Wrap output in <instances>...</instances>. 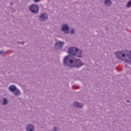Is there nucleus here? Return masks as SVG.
Returning a JSON list of instances; mask_svg holds the SVG:
<instances>
[{
	"label": "nucleus",
	"instance_id": "nucleus-1",
	"mask_svg": "<svg viewBox=\"0 0 131 131\" xmlns=\"http://www.w3.org/2000/svg\"><path fill=\"white\" fill-rule=\"evenodd\" d=\"M77 49V48L74 47L68 48L67 53L69 55L65 56L63 60V65L64 67L80 68L81 66L84 65V63L80 59L74 57ZM71 56H73V57H71Z\"/></svg>",
	"mask_w": 131,
	"mask_h": 131
},
{
	"label": "nucleus",
	"instance_id": "nucleus-2",
	"mask_svg": "<svg viewBox=\"0 0 131 131\" xmlns=\"http://www.w3.org/2000/svg\"><path fill=\"white\" fill-rule=\"evenodd\" d=\"M28 9L33 14H37L39 11V7L36 4H32Z\"/></svg>",
	"mask_w": 131,
	"mask_h": 131
},
{
	"label": "nucleus",
	"instance_id": "nucleus-3",
	"mask_svg": "<svg viewBox=\"0 0 131 131\" xmlns=\"http://www.w3.org/2000/svg\"><path fill=\"white\" fill-rule=\"evenodd\" d=\"M123 61H125L127 64L131 65V51L129 50L127 53L125 54Z\"/></svg>",
	"mask_w": 131,
	"mask_h": 131
},
{
	"label": "nucleus",
	"instance_id": "nucleus-4",
	"mask_svg": "<svg viewBox=\"0 0 131 131\" xmlns=\"http://www.w3.org/2000/svg\"><path fill=\"white\" fill-rule=\"evenodd\" d=\"M115 55L117 59H119V60H123L121 58L124 59L125 53L123 52V51H117L115 53Z\"/></svg>",
	"mask_w": 131,
	"mask_h": 131
},
{
	"label": "nucleus",
	"instance_id": "nucleus-5",
	"mask_svg": "<svg viewBox=\"0 0 131 131\" xmlns=\"http://www.w3.org/2000/svg\"><path fill=\"white\" fill-rule=\"evenodd\" d=\"M61 31H63L64 33H66V34H68L70 32V29H69V26H68V24H62L61 26Z\"/></svg>",
	"mask_w": 131,
	"mask_h": 131
},
{
	"label": "nucleus",
	"instance_id": "nucleus-6",
	"mask_svg": "<svg viewBox=\"0 0 131 131\" xmlns=\"http://www.w3.org/2000/svg\"><path fill=\"white\" fill-rule=\"evenodd\" d=\"M49 19V16L48 15L47 13H42L39 17V19L42 22H46L47 20Z\"/></svg>",
	"mask_w": 131,
	"mask_h": 131
},
{
	"label": "nucleus",
	"instance_id": "nucleus-7",
	"mask_svg": "<svg viewBox=\"0 0 131 131\" xmlns=\"http://www.w3.org/2000/svg\"><path fill=\"white\" fill-rule=\"evenodd\" d=\"M74 57H77V58H82L83 56L82 55V50L77 48L76 52H75V55Z\"/></svg>",
	"mask_w": 131,
	"mask_h": 131
},
{
	"label": "nucleus",
	"instance_id": "nucleus-8",
	"mask_svg": "<svg viewBox=\"0 0 131 131\" xmlns=\"http://www.w3.org/2000/svg\"><path fill=\"white\" fill-rule=\"evenodd\" d=\"M64 45V42H62L61 41H59L55 43L54 48L56 50H61L63 48V45Z\"/></svg>",
	"mask_w": 131,
	"mask_h": 131
},
{
	"label": "nucleus",
	"instance_id": "nucleus-9",
	"mask_svg": "<svg viewBox=\"0 0 131 131\" xmlns=\"http://www.w3.org/2000/svg\"><path fill=\"white\" fill-rule=\"evenodd\" d=\"M26 128L27 131H34V129H35L34 125L32 123L27 125Z\"/></svg>",
	"mask_w": 131,
	"mask_h": 131
},
{
	"label": "nucleus",
	"instance_id": "nucleus-10",
	"mask_svg": "<svg viewBox=\"0 0 131 131\" xmlns=\"http://www.w3.org/2000/svg\"><path fill=\"white\" fill-rule=\"evenodd\" d=\"M74 107H76V108H79L80 109H81L82 107H83V104L81 103H79L77 101H75L74 102L73 104Z\"/></svg>",
	"mask_w": 131,
	"mask_h": 131
},
{
	"label": "nucleus",
	"instance_id": "nucleus-11",
	"mask_svg": "<svg viewBox=\"0 0 131 131\" xmlns=\"http://www.w3.org/2000/svg\"><path fill=\"white\" fill-rule=\"evenodd\" d=\"M17 89V87H16V85H11L9 86L8 90L10 91V92H11L12 93H14L15 91H16V89Z\"/></svg>",
	"mask_w": 131,
	"mask_h": 131
},
{
	"label": "nucleus",
	"instance_id": "nucleus-12",
	"mask_svg": "<svg viewBox=\"0 0 131 131\" xmlns=\"http://www.w3.org/2000/svg\"><path fill=\"white\" fill-rule=\"evenodd\" d=\"M13 95L14 96H17V97L20 96L21 95V92L19 90V89H17V88L15 90V91L13 92Z\"/></svg>",
	"mask_w": 131,
	"mask_h": 131
},
{
	"label": "nucleus",
	"instance_id": "nucleus-13",
	"mask_svg": "<svg viewBox=\"0 0 131 131\" xmlns=\"http://www.w3.org/2000/svg\"><path fill=\"white\" fill-rule=\"evenodd\" d=\"M104 4L106 6L110 7L112 5V2H111V0H105Z\"/></svg>",
	"mask_w": 131,
	"mask_h": 131
},
{
	"label": "nucleus",
	"instance_id": "nucleus-14",
	"mask_svg": "<svg viewBox=\"0 0 131 131\" xmlns=\"http://www.w3.org/2000/svg\"><path fill=\"white\" fill-rule=\"evenodd\" d=\"M8 102H9V101H8V99H7V98L4 97L3 98V101L2 102L3 105H7V104H8Z\"/></svg>",
	"mask_w": 131,
	"mask_h": 131
},
{
	"label": "nucleus",
	"instance_id": "nucleus-15",
	"mask_svg": "<svg viewBox=\"0 0 131 131\" xmlns=\"http://www.w3.org/2000/svg\"><path fill=\"white\" fill-rule=\"evenodd\" d=\"M126 8H130L131 7V1H129L127 2L126 5Z\"/></svg>",
	"mask_w": 131,
	"mask_h": 131
},
{
	"label": "nucleus",
	"instance_id": "nucleus-16",
	"mask_svg": "<svg viewBox=\"0 0 131 131\" xmlns=\"http://www.w3.org/2000/svg\"><path fill=\"white\" fill-rule=\"evenodd\" d=\"M75 33V31L74 30V29H72L70 32V34L71 35H73Z\"/></svg>",
	"mask_w": 131,
	"mask_h": 131
},
{
	"label": "nucleus",
	"instance_id": "nucleus-17",
	"mask_svg": "<svg viewBox=\"0 0 131 131\" xmlns=\"http://www.w3.org/2000/svg\"><path fill=\"white\" fill-rule=\"evenodd\" d=\"M17 43H18V45H24V41H18L17 42Z\"/></svg>",
	"mask_w": 131,
	"mask_h": 131
},
{
	"label": "nucleus",
	"instance_id": "nucleus-18",
	"mask_svg": "<svg viewBox=\"0 0 131 131\" xmlns=\"http://www.w3.org/2000/svg\"><path fill=\"white\" fill-rule=\"evenodd\" d=\"M34 3H39L40 2V0H33Z\"/></svg>",
	"mask_w": 131,
	"mask_h": 131
},
{
	"label": "nucleus",
	"instance_id": "nucleus-19",
	"mask_svg": "<svg viewBox=\"0 0 131 131\" xmlns=\"http://www.w3.org/2000/svg\"><path fill=\"white\" fill-rule=\"evenodd\" d=\"M73 88H74V89H79V87H78V86H73Z\"/></svg>",
	"mask_w": 131,
	"mask_h": 131
},
{
	"label": "nucleus",
	"instance_id": "nucleus-20",
	"mask_svg": "<svg viewBox=\"0 0 131 131\" xmlns=\"http://www.w3.org/2000/svg\"><path fill=\"white\" fill-rule=\"evenodd\" d=\"M3 53H4V50L0 51V55H2V54H3Z\"/></svg>",
	"mask_w": 131,
	"mask_h": 131
},
{
	"label": "nucleus",
	"instance_id": "nucleus-21",
	"mask_svg": "<svg viewBox=\"0 0 131 131\" xmlns=\"http://www.w3.org/2000/svg\"><path fill=\"white\" fill-rule=\"evenodd\" d=\"M126 102H127L128 103H131V101H129L128 99H127Z\"/></svg>",
	"mask_w": 131,
	"mask_h": 131
},
{
	"label": "nucleus",
	"instance_id": "nucleus-22",
	"mask_svg": "<svg viewBox=\"0 0 131 131\" xmlns=\"http://www.w3.org/2000/svg\"><path fill=\"white\" fill-rule=\"evenodd\" d=\"M10 5L11 6H13V5H14V3L13 2L10 3Z\"/></svg>",
	"mask_w": 131,
	"mask_h": 131
},
{
	"label": "nucleus",
	"instance_id": "nucleus-23",
	"mask_svg": "<svg viewBox=\"0 0 131 131\" xmlns=\"http://www.w3.org/2000/svg\"><path fill=\"white\" fill-rule=\"evenodd\" d=\"M105 30L106 31H108V28H106Z\"/></svg>",
	"mask_w": 131,
	"mask_h": 131
},
{
	"label": "nucleus",
	"instance_id": "nucleus-24",
	"mask_svg": "<svg viewBox=\"0 0 131 131\" xmlns=\"http://www.w3.org/2000/svg\"><path fill=\"white\" fill-rule=\"evenodd\" d=\"M12 11H14V12H15V10L14 9H12Z\"/></svg>",
	"mask_w": 131,
	"mask_h": 131
},
{
	"label": "nucleus",
	"instance_id": "nucleus-25",
	"mask_svg": "<svg viewBox=\"0 0 131 131\" xmlns=\"http://www.w3.org/2000/svg\"><path fill=\"white\" fill-rule=\"evenodd\" d=\"M127 66V65H125V67H126Z\"/></svg>",
	"mask_w": 131,
	"mask_h": 131
}]
</instances>
